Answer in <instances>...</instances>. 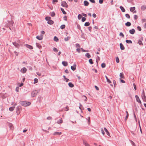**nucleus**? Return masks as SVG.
Listing matches in <instances>:
<instances>
[{
  "label": "nucleus",
  "instance_id": "nucleus-6",
  "mask_svg": "<svg viewBox=\"0 0 146 146\" xmlns=\"http://www.w3.org/2000/svg\"><path fill=\"white\" fill-rule=\"evenodd\" d=\"M13 44L15 47L19 48L20 45L18 43H17L16 42H12Z\"/></svg>",
  "mask_w": 146,
  "mask_h": 146
},
{
  "label": "nucleus",
  "instance_id": "nucleus-28",
  "mask_svg": "<svg viewBox=\"0 0 146 146\" xmlns=\"http://www.w3.org/2000/svg\"><path fill=\"white\" fill-rule=\"evenodd\" d=\"M126 42L128 44H132V41L131 40H125Z\"/></svg>",
  "mask_w": 146,
  "mask_h": 146
},
{
  "label": "nucleus",
  "instance_id": "nucleus-32",
  "mask_svg": "<svg viewBox=\"0 0 146 146\" xmlns=\"http://www.w3.org/2000/svg\"><path fill=\"white\" fill-rule=\"evenodd\" d=\"M60 9L64 15H66V12L64 11V9L63 8H60Z\"/></svg>",
  "mask_w": 146,
  "mask_h": 146
},
{
  "label": "nucleus",
  "instance_id": "nucleus-11",
  "mask_svg": "<svg viewBox=\"0 0 146 146\" xmlns=\"http://www.w3.org/2000/svg\"><path fill=\"white\" fill-rule=\"evenodd\" d=\"M25 45L27 48H28L30 49H32L33 48V46L31 45H29L27 44H26Z\"/></svg>",
  "mask_w": 146,
  "mask_h": 146
},
{
  "label": "nucleus",
  "instance_id": "nucleus-22",
  "mask_svg": "<svg viewBox=\"0 0 146 146\" xmlns=\"http://www.w3.org/2000/svg\"><path fill=\"white\" fill-rule=\"evenodd\" d=\"M62 133L60 132H55L53 133V135H60L62 134Z\"/></svg>",
  "mask_w": 146,
  "mask_h": 146
},
{
  "label": "nucleus",
  "instance_id": "nucleus-23",
  "mask_svg": "<svg viewBox=\"0 0 146 146\" xmlns=\"http://www.w3.org/2000/svg\"><path fill=\"white\" fill-rule=\"evenodd\" d=\"M125 112L126 113V116L125 119V121H126L127 120V119L129 117V113L128 111H126Z\"/></svg>",
  "mask_w": 146,
  "mask_h": 146
},
{
  "label": "nucleus",
  "instance_id": "nucleus-61",
  "mask_svg": "<svg viewBox=\"0 0 146 146\" xmlns=\"http://www.w3.org/2000/svg\"><path fill=\"white\" fill-rule=\"evenodd\" d=\"M133 86L134 89L135 90H137V87L135 83H133Z\"/></svg>",
  "mask_w": 146,
  "mask_h": 146
},
{
  "label": "nucleus",
  "instance_id": "nucleus-47",
  "mask_svg": "<svg viewBox=\"0 0 146 146\" xmlns=\"http://www.w3.org/2000/svg\"><path fill=\"white\" fill-rule=\"evenodd\" d=\"M38 82V80L37 78H35L34 79V84L37 83Z\"/></svg>",
  "mask_w": 146,
  "mask_h": 146
},
{
  "label": "nucleus",
  "instance_id": "nucleus-51",
  "mask_svg": "<svg viewBox=\"0 0 146 146\" xmlns=\"http://www.w3.org/2000/svg\"><path fill=\"white\" fill-rule=\"evenodd\" d=\"M137 29L138 30H139V31H141V29L140 27L139 26H138L137 27Z\"/></svg>",
  "mask_w": 146,
  "mask_h": 146
},
{
  "label": "nucleus",
  "instance_id": "nucleus-3",
  "mask_svg": "<svg viewBox=\"0 0 146 146\" xmlns=\"http://www.w3.org/2000/svg\"><path fill=\"white\" fill-rule=\"evenodd\" d=\"M141 96L143 101L145 102H146V96L143 90V92L141 95Z\"/></svg>",
  "mask_w": 146,
  "mask_h": 146
},
{
  "label": "nucleus",
  "instance_id": "nucleus-36",
  "mask_svg": "<svg viewBox=\"0 0 146 146\" xmlns=\"http://www.w3.org/2000/svg\"><path fill=\"white\" fill-rule=\"evenodd\" d=\"M70 37L67 36L64 38V40L66 41H68L70 38Z\"/></svg>",
  "mask_w": 146,
  "mask_h": 146
},
{
  "label": "nucleus",
  "instance_id": "nucleus-17",
  "mask_svg": "<svg viewBox=\"0 0 146 146\" xmlns=\"http://www.w3.org/2000/svg\"><path fill=\"white\" fill-rule=\"evenodd\" d=\"M125 25L127 27H129L131 25V23L127 21L125 23Z\"/></svg>",
  "mask_w": 146,
  "mask_h": 146
},
{
  "label": "nucleus",
  "instance_id": "nucleus-8",
  "mask_svg": "<svg viewBox=\"0 0 146 146\" xmlns=\"http://www.w3.org/2000/svg\"><path fill=\"white\" fill-rule=\"evenodd\" d=\"M27 71L26 68L25 67H23L21 69V72L23 73H25Z\"/></svg>",
  "mask_w": 146,
  "mask_h": 146
},
{
  "label": "nucleus",
  "instance_id": "nucleus-45",
  "mask_svg": "<svg viewBox=\"0 0 146 146\" xmlns=\"http://www.w3.org/2000/svg\"><path fill=\"white\" fill-rule=\"evenodd\" d=\"M125 16L126 17L127 19H129L130 18V16L128 14H126L125 15Z\"/></svg>",
  "mask_w": 146,
  "mask_h": 146
},
{
  "label": "nucleus",
  "instance_id": "nucleus-30",
  "mask_svg": "<svg viewBox=\"0 0 146 146\" xmlns=\"http://www.w3.org/2000/svg\"><path fill=\"white\" fill-rule=\"evenodd\" d=\"M85 56L88 58H89L91 57V56L89 53L87 52L85 54Z\"/></svg>",
  "mask_w": 146,
  "mask_h": 146
},
{
  "label": "nucleus",
  "instance_id": "nucleus-41",
  "mask_svg": "<svg viewBox=\"0 0 146 146\" xmlns=\"http://www.w3.org/2000/svg\"><path fill=\"white\" fill-rule=\"evenodd\" d=\"M65 27V25H62L60 27V28L62 29H64Z\"/></svg>",
  "mask_w": 146,
  "mask_h": 146
},
{
  "label": "nucleus",
  "instance_id": "nucleus-12",
  "mask_svg": "<svg viewBox=\"0 0 146 146\" xmlns=\"http://www.w3.org/2000/svg\"><path fill=\"white\" fill-rule=\"evenodd\" d=\"M62 64L64 66H66L68 65V62L66 61H62Z\"/></svg>",
  "mask_w": 146,
  "mask_h": 146
},
{
  "label": "nucleus",
  "instance_id": "nucleus-49",
  "mask_svg": "<svg viewBox=\"0 0 146 146\" xmlns=\"http://www.w3.org/2000/svg\"><path fill=\"white\" fill-rule=\"evenodd\" d=\"M84 144L85 145V146H89V145L87 143L85 142L84 141H83Z\"/></svg>",
  "mask_w": 146,
  "mask_h": 146
},
{
  "label": "nucleus",
  "instance_id": "nucleus-59",
  "mask_svg": "<svg viewBox=\"0 0 146 146\" xmlns=\"http://www.w3.org/2000/svg\"><path fill=\"white\" fill-rule=\"evenodd\" d=\"M113 83L114 85V87H115V86L116 85V82L115 80H113Z\"/></svg>",
  "mask_w": 146,
  "mask_h": 146
},
{
  "label": "nucleus",
  "instance_id": "nucleus-53",
  "mask_svg": "<svg viewBox=\"0 0 146 146\" xmlns=\"http://www.w3.org/2000/svg\"><path fill=\"white\" fill-rule=\"evenodd\" d=\"M116 61L117 63H119V59L118 57H116Z\"/></svg>",
  "mask_w": 146,
  "mask_h": 146
},
{
  "label": "nucleus",
  "instance_id": "nucleus-4",
  "mask_svg": "<svg viewBox=\"0 0 146 146\" xmlns=\"http://www.w3.org/2000/svg\"><path fill=\"white\" fill-rule=\"evenodd\" d=\"M21 110V107L20 106H18L16 108V112L17 113V114H19Z\"/></svg>",
  "mask_w": 146,
  "mask_h": 146
},
{
  "label": "nucleus",
  "instance_id": "nucleus-27",
  "mask_svg": "<svg viewBox=\"0 0 146 146\" xmlns=\"http://www.w3.org/2000/svg\"><path fill=\"white\" fill-rule=\"evenodd\" d=\"M36 38L39 40H41L42 39V37L41 36H37Z\"/></svg>",
  "mask_w": 146,
  "mask_h": 146
},
{
  "label": "nucleus",
  "instance_id": "nucleus-52",
  "mask_svg": "<svg viewBox=\"0 0 146 146\" xmlns=\"http://www.w3.org/2000/svg\"><path fill=\"white\" fill-rule=\"evenodd\" d=\"M65 111H68L69 110V108L68 106L64 108Z\"/></svg>",
  "mask_w": 146,
  "mask_h": 146
},
{
  "label": "nucleus",
  "instance_id": "nucleus-54",
  "mask_svg": "<svg viewBox=\"0 0 146 146\" xmlns=\"http://www.w3.org/2000/svg\"><path fill=\"white\" fill-rule=\"evenodd\" d=\"M120 82L122 83H125V82L124 80H123L121 79V78H120L119 79Z\"/></svg>",
  "mask_w": 146,
  "mask_h": 146
},
{
  "label": "nucleus",
  "instance_id": "nucleus-46",
  "mask_svg": "<svg viewBox=\"0 0 146 146\" xmlns=\"http://www.w3.org/2000/svg\"><path fill=\"white\" fill-rule=\"evenodd\" d=\"M86 18L85 17H82V22H84L86 20Z\"/></svg>",
  "mask_w": 146,
  "mask_h": 146
},
{
  "label": "nucleus",
  "instance_id": "nucleus-24",
  "mask_svg": "<svg viewBox=\"0 0 146 146\" xmlns=\"http://www.w3.org/2000/svg\"><path fill=\"white\" fill-rule=\"evenodd\" d=\"M119 76L120 77V78H122L123 79L124 78V74L123 72H121L120 73Z\"/></svg>",
  "mask_w": 146,
  "mask_h": 146
},
{
  "label": "nucleus",
  "instance_id": "nucleus-40",
  "mask_svg": "<svg viewBox=\"0 0 146 146\" xmlns=\"http://www.w3.org/2000/svg\"><path fill=\"white\" fill-rule=\"evenodd\" d=\"M55 13L54 11L52 12L51 13V14H50V16L52 17H54L55 16Z\"/></svg>",
  "mask_w": 146,
  "mask_h": 146
},
{
  "label": "nucleus",
  "instance_id": "nucleus-57",
  "mask_svg": "<svg viewBox=\"0 0 146 146\" xmlns=\"http://www.w3.org/2000/svg\"><path fill=\"white\" fill-rule=\"evenodd\" d=\"M134 18L136 20L138 18V16L137 15H134Z\"/></svg>",
  "mask_w": 146,
  "mask_h": 146
},
{
  "label": "nucleus",
  "instance_id": "nucleus-50",
  "mask_svg": "<svg viewBox=\"0 0 146 146\" xmlns=\"http://www.w3.org/2000/svg\"><path fill=\"white\" fill-rule=\"evenodd\" d=\"M101 132H102V134L103 135H104L105 133L103 129L102 128L101 129Z\"/></svg>",
  "mask_w": 146,
  "mask_h": 146
},
{
  "label": "nucleus",
  "instance_id": "nucleus-21",
  "mask_svg": "<svg viewBox=\"0 0 146 146\" xmlns=\"http://www.w3.org/2000/svg\"><path fill=\"white\" fill-rule=\"evenodd\" d=\"M36 47L39 48V49H40L42 48V46L39 43H36Z\"/></svg>",
  "mask_w": 146,
  "mask_h": 146
},
{
  "label": "nucleus",
  "instance_id": "nucleus-31",
  "mask_svg": "<svg viewBox=\"0 0 146 146\" xmlns=\"http://www.w3.org/2000/svg\"><path fill=\"white\" fill-rule=\"evenodd\" d=\"M135 98L136 99V101L137 102H138L140 100L139 97L137 95H136L135 96Z\"/></svg>",
  "mask_w": 146,
  "mask_h": 146
},
{
  "label": "nucleus",
  "instance_id": "nucleus-2",
  "mask_svg": "<svg viewBox=\"0 0 146 146\" xmlns=\"http://www.w3.org/2000/svg\"><path fill=\"white\" fill-rule=\"evenodd\" d=\"M38 92L36 90H34L31 93V96L32 97L36 96L38 94Z\"/></svg>",
  "mask_w": 146,
  "mask_h": 146
},
{
  "label": "nucleus",
  "instance_id": "nucleus-37",
  "mask_svg": "<svg viewBox=\"0 0 146 146\" xmlns=\"http://www.w3.org/2000/svg\"><path fill=\"white\" fill-rule=\"evenodd\" d=\"M101 67L102 68H104L106 67V65L105 63H103L101 65Z\"/></svg>",
  "mask_w": 146,
  "mask_h": 146
},
{
  "label": "nucleus",
  "instance_id": "nucleus-1",
  "mask_svg": "<svg viewBox=\"0 0 146 146\" xmlns=\"http://www.w3.org/2000/svg\"><path fill=\"white\" fill-rule=\"evenodd\" d=\"M19 103L21 105L25 107L29 106L31 104V102H29L20 101Z\"/></svg>",
  "mask_w": 146,
  "mask_h": 146
},
{
  "label": "nucleus",
  "instance_id": "nucleus-63",
  "mask_svg": "<svg viewBox=\"0 0 146 146\" xmlns=\"http://www.w3.org/2000/svg\"><path fill=\"white\" fill-rule=\"evenodd\" d=\"M19 88L18 87H17L15 89V90L17 92H19Z\"/></svg>",
  "mask_w": 146,
  "mask_h": 146
},
{
  "label": "nucleus",
  "instance_id": "nucleus-9",
  "mask_svg": "<svg viewBox=\"0 0 146 146\" xmlns=\"http://www.w3.org/2000/svg\"><path fill=\"white\" fill-rule=\"evenodd\" d=\"M129 33L131 34H134L135 32V30L133 29H132L129 30Z\"/></svg>",
  "mask_w": 146,
  "mask_h": 146
},
{
  "label": "nucleus",
  "instance_id": "nucleus-64",
  "mask_svg": "<svg viewBox=\"0 0 146 146\" xmlns=\"http://www.w3.org/2000/svg\"><path fill=\"white\" fill-rule=\"evenodd\" d=\"M67 16H64L63 17L64 20L65 21H67Z\"/></svg>",
  "mask_w": 146,
  "mask_h": 146
},
{
  "label": "nucleus",
  "instance_id": "nucleus-62",
  "mask_svg": "<svg viewBox=\"0 0 146 146\" xmlns=\"http://www.w3.org/2000/svg\"><path fill=\"white\" fill-rule=\"evenodd\" d=\"M53 50L54 51V52H58V50L56 48H55V47H54L53 48Z\"/></svg>",
  "mask_w": 146,
  "mask_h": 146
},
{
  "label": "nucleus",
  "instance_id": "nucleus-16",
  "mask_svg": "<svg viewBox=\"0 0 146 146\" xmlns=\"http://www.w3.org/2000/svg\"><path fill=\"white\" fill-rule=\"evenodd\" d=\"M54 23V21L51 19L50 20H48V21H47V23L50 25H52Z\"/></svg>",
  "mask_w": 146,
  "mask_h": 146
},
{
  "label": "nucleus",
  "instance_id": "nucleus-33",
  "mask_svg": "<svg viewBox=\"0 0 146 146\" xmlns=\"http://www.w3.org/2000/svg\"><path fill=\"white\" fill-rule=\"evenodd\" d=\"M135 7H132L130 8V10L131 12L133 11L135 9Z\"/></svg>",
  "mask_w": 146,
  "mask_h": 146
},
{
  "label": "nucleus",
  "instance_id": "nucleus-43",
  "mask_svg": "<svg viewBox=\"0 0 146 146\" xmlns=\"http://www.w3.org/2000/svg\"><path fill=\"white\" fill-rule=\"evenodd\" d=\"M82 15L80 14H79L78 16V19L79 20L81 19V18H82Z\"/></svg>",
  "mask_w": 146,
  "mask_h": 146
},
{
  "label": "nucleus",
  "instance_id": "nucleus-60",
  "mask_svg": "<svg viewBox=\"0 0 146 146\" xmlns=\"http://www.w3.org/2000/svg\"><path fill=\"white\" fill-rule=\"evenodd\" d=\"M58 2V0H52V3L53 4H54L55 3H57Z\"/></svg>",
  "mask_w": 146,
  "mask_h": 146
},
{
  "label": "nucleus",
  "instance_id": "nucleus-7",
  "mask_svg": "<svg viewBox=\"0 0 146 146\" xmlns=\"http://www.w3.org/2000/svg\"><path fill=\"white\" fill-rule=\"evenodd\" d=\"M8 22L10 27L13 26L14 24V23L13 21H8Z\"/></svg>",
  "mask_w": 146,
  "mask_h": 146
},
{
  "label": "nucleus",
  "instance_id": "nucleus-15",
  "mask_svg": "<svg viewBox=\"0 0 146 146\" xmlns=\"http://www.w3.org/2000/svg\"><path fill=\"white\" fill-rule=\"evenodd\" d=\"M84 4L85 6H87L89 5V3L87 1L85 0L84 2Z\"/></svg>",
  "mask_w": 146,
  "mask_h": 146
},
{
  "label": "nucleus",
  "instance_id": "nucleus-29",
  "mask_svg": "<svg viewBox=\"0 0 146 146\" xmlns=\"http://www.w3.org/2000/svg\"><path fill=\"white\" fill-rule=\"evenodd\" d=\"M15 108V107L14 106L10 107L9 108V110L10 111H12L14 110Z\"/></svg>",
  "mask_w": 146,
  "mask_h": 146
},
{
  "label": "nucleus",
  "instance_id": "nucleus-34",
  "mask_svg": "<svg viewBox=\"0 0 146 146\" xmlns=\"http://www.w3.org/2000/svg\"><path fill=\"white\" fill-rule=\"evenodd\" d=\"M97 57L98 58V60L97 59H96V66H98V61L100 59V57L98 56H97Z\"/></svg>",
  "mask_w": 146,
  "mask_h": 146
},
{
  "label": "nucleus",
  "instance_id": "nucleus-5",
  "mask_svg": "<svg viewBox=\"0 0 146 146\" xmlns=\"http://www.w3.org/2000/svg\"><path fill=\"white\" fill-rule=\"evenodd\" d=\"M61 5L63 7H65L66 8L68 7V6L67 4L66 3L65 1H63L61 2Z\"/></svg>",
  "mask_w": 146,
  "mask_h": 146
},
{
  "label": "nucleus",
  "instance_id": "nucleus-25",
  "mask_svg": "<svg viewBox=\"0 0 146 146\" xmlns=\"http://www.w3.org/2000/svg\"><path fill=\"white\" fill-rule=\"evenodd\" d=\"M105 77H106V79L107 82H108V83L110 84V83H111V81L110 80V79H109L108 78V77L107 76H105Z\"/></svg>",
  "mask_w": 146,
  "mask_h": 146
},
{
  "label": "nucleus",
  "instance_id": "nucleus-39",
  "mask_svg": "<svg viewBox=\"0 0 146 146\" xmlns=\"http://www.w3.org/2000/svg\"><path fill=\"white\" fill-rule=\"evenodd\" d=\"M51 19V18L50 17H46L45 18V20L48 21V20H50Z\"/></svg>",
  "mask_w": 146,
  "mask_h": 146
},
{
  "label": "nucleus",
  "instance_id": "nucleus-19",
  "mask_svg": "<svg viewBox=\"0 0 146 146\" xmlns=\"http://www.w3.org/2000/svg\"><path fill=\"white\" fill-rule=\"evenodd\" d=\"M141 10L143 11L145 10V9H146V5H143L141 6Z\"/></svg>",
  "mask_w": 146,
  "mask_h": 146
},
{
  "label": "nucleus",
  "instance_id": "nucleus-13",
  "mask_svg": "<svg viewBox=\"0 0 146 146\" xmlns=\"http://www.w3.org/2000/svg\"><path fill=\"white\" fill-rule=\"evenodd\" d=\"M104 130L106 132V133L107 134V135L108 136H109L110 137V133L108 131V130L107 129L106 127H104Z\"/></svg>",
  "mask_w": 146,
  "mask_h": 146
},
{
  "label": "nucleus",
  "instance_id": "nucleus-44",
  "mask_svg": "<svg viewBox=\"0 0 146 146\" xmlns=\"http://www.w3.org/2000/svg\"><path fill=\"white\" fill-rule=\"evenodd\" d=\"M131 143L133 146H135V144L134 142L131 140H130Z\"/></svg>",
  "mask_w": 146,
  "mask_h": 146
},
{
  "label": "nucleus",
  "instance_id": "nucleus-35",
  "mask_svg": "<svg viewBox=\"0 0 146 146\" xmlns=\"http://www.w3.org/2000/svg\"><path fill=\"white\" fill-rule=\"evenodd\" d=\"M90 23L89 22H86L84 25L85 26H88L90 25Z\"/></svg>",
  "mask_w": 146,
  "mask_h": 146
},
{
  "label": "nucleus",
  "instance_id": "nucleus-38",
  "mask_svg": "<svg viewBox=\"0 0 146 146\" xmlns=\"http://www.w3.org/2000/svg\"><path fill=\"white\" fill-rule=\"evenodd\" d=\"M58 38L56 36H55L54 38V40L56 42H57L58 40Z\"/></svg>",
  "mask_w": 146,
  "mask_h": 146
},
{
  "label": "nucleus",
  "instance_id": "nucleus-55",
  "mask_svg": "<svg viewBox=\"0 0 146 146\" xmlns=\"http://www.w3.org/2000/svg\"><path fill=\"white\" fill-rule=\"evenodd\" d=\"M76 47H78V48H80V44H78V43H76Z\"/></svg>",
  "mask_w": 146,
  "mask_h": 146
},
{
  "label": "nucleus",
  "instance_id": "nucleus-14",
  "mask_svg": "<svg viewBox=\"0 0 146 146\" xmlns=\"http://www.w3.org/2000/svg\"><path fill=\"white\" fill-rule=\"evenodd\" d=\"M120 49L122 50H124L125 49V47L122 43H120L119 44Z\"/></svg>",
  "mask_w": 146,
  "mask_h": 146
},
{
  "label": "nucleus",
  "instance_id": "nucleus-20",
  "mask_svg": "<svg viewBox=\"0 0 146 146\" xmlns=\"http://www.w3.org/2000/svg\"><path fill=\"white\" fill-rule=\"evenodd\" d=\"M120 9L121 10L122 12H125V10L124 8L122 6H120L119 7Z\"/></svg>",
  "mask_w": 146,
  "mask_h": 146
},
{
  "label": "nucleus",
  "instance_id": "nucleus-26",
  "mask_svg": "<svg viewBox=\"0 0 146 146\" xmlns=\"http://www.w3.org/2000/svg\"><path fill=\"white\" fill-rule=\"evenodd\" d=\"M63 121L62 120V119H60L59 120H58L57 121V123L58 124H60L62 123Z\"/></svg>",
  "mask_w": 146,
  "mask_h": 146
},
{
  "label": "nucleus",
  "instance_id": "nucleus-42",
  "mask_svg": "<svg viewBox=\"0 0 146 146\" xmlns=\"http://www.w3.org/2000/svg\"><path fill=\"white\" fill-rule=\"evenodd\" d=\"M89 62L90 64H93V62L92 60V59H90L89 60Z\"/></svg>",
  "mask_w": 146,
  "mask_h": 146
},
{
  "label": "nucleus",
  "instance_id": "nucleus-10",
  "mask_svg": "<svg viewBox=\"0 0 146 146\" xmlns=\"http://www.w3.org/2000/svg\"><path fill=\"white\" fill-rule=\"evenodd\" d=\"M76 64H74L73 66H71V68L73 71H74L76 70Z\"/></svg>",
  "mask_w": 146,
  "mask_h": 146
},
{
  "label": "nucleus",
  "instance_id": "nucleus-56",
  "mask_svg": "<svg viewBox=\"0 0 146 146\" xmlns=\"http://www.w3.org/2000/svg\"><path fill=\"white\" fill-rule=\"evenodd\" d=\"M10 26L9 25L8 23L6 24L5 26V27L6 28H8Z\"/></svg>",
  "mask_w": 146,
  "mask_h": 146
},
{
  "label": "nucleus",
  "instance_id": "nucleus-48",
  "mask_svg": "<svg viewBox=\"0 0 146 146\" xmlns=\"http://www.w3.org/2000/svg\"><path fill=\"white\" fill-rule=\"evenodd\" d=\"M138 43L139 45H143L142 42L141 40H139L138 41Z\"/></svg>",
  "mask_w": 146,
  "mask_h": 146
},
{
  "label": "nucleus",
  "instance_id": "nucleus-18",
  "mask_svg": "<svg viewBox=\"0 0 146 146\" xmlns=\"http://www.w3.org/2000/svg\"><path fill=\"white\" fill-rule=\"evenodd\" d=\"M69 86L70 88H73L74 87V85L71 82H69L68 83Z\"/></svg>",
  "mask_w": 146,
  "mask_h": 146
},
{
  "label": "nucleus",
  "instance_id": "nucleus-58",
  "mask_svg": "<svg viewBox=\"0 0 146 146\" xmlns=\"http://www.w3.org/2000/svg\"><path fill=\"white\" fill-rule=\"evenodd\" d=\"M119 35L120 36H121L123 37H124V35L123 33L122 32H121L120 33Z\"/></svg>",
  "mask_w": 146,
  "mask_h": 146
}]
</instances>
